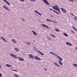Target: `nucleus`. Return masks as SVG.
I'll list each match as a JSON object with an SVG mask.
<instances>
[{
	"label": "nucleus",
	"mask_w": 77,
	"mask_h": 77,
	"mask_svg": "<svg viewBox=\"0 0 77 77\" xmlns=\"http://www.w3.org/2000/svg\"><path fill=\"white\" fill-rule=\"evenodd\" d=\"M50 53H51V54L52 55H54V56H55L56 57H57L59 59L58 62L59 63H60V65H63V63H62V62L61 61L63 60V59L62 58H61L58 55H57V54H54V53L53 52H50Z\"/></svg>",
	"instance_id": "obj_1"
},
{
	"label": "nucleus",
	"mask_w": 77,
	"mask_h": 77,
	"mask_svg": "<svg viewBox=\"0 0 77 77\" xmlns=\"http://www.w3.org/2000/svg\"><path fill=\"white\" fill-rule=\"evenodd\" d=\"M52 8L54 10H55V11H56L57 10V11H58L60 13H61L60 11V9H59V8L57 5H56L55 6H53Z\"/></svg>",
	"instance_id": "obj_2"
},
{
	"label": "nucleus",
	"mask_w": 77,
	"mask_h": 77,
	"mask_svg": "<svg viewBox=\"0 0 77 77\" xmlns=\"http://www.w3.org/2000/svg\"><path fill=\"white\" fill-rule=\"evenodd\" d=\"M29 57L32 59H35V56H33L32 54H29L28 55Z\"/></svg>",
	"instance_id": "obj_3"
},
{
	"label": "nucleus",
	"mask_w": 77,
	"mask_h": 77,
	"mask_svg": "<svg viewBox=\"0 0 77 77\" xmlns=\"http://www.w3.org/2000/svg\"><path fill=\"white\" fill-rule=\"evenodd\" d=\"M10 55L11 56V57H13L15 58V59H18V57H17V55H16L12 54H10Z\"/></svg>",
	"instance_id": "obj_4"
},
{
	"label": "nucleus",
	"mask_w": 77,
	"mask_h": 77,
	"mask_svg": "<svg viewBox=\"0 0 77 77\" xmlns=\"http://www.w3.org/2000/svg\"><path fill=\"white\" fill-rule=\"evenodd\" d=\"M43 2L46 4V5H50V3H49V2H48V1L47 0H43Z\"/></svg>",
	"instance_id": "obj_5"
},
{
	"label": "nucleus",
	"mask_w": 77,
	"mask_h": 77,
	"mask_svg": "<svg viewBox=\"0 0 77 77\" xmlns=\"http://www.w3.org/2000/svg\"><path fill=\"white\" fill-rule=\"evenodd\" d=\"M34 59L37 60H41V59L37 56H35Z\"/></svg>",
	"instance_id": "obj_6"
},
{
	"label": "nucleus",
	"mask_w": 77,
	"mask_h": 77,
	"mask_svg": "<svg viewBox=\"0 0 77 77\" xmlns=\"http://www.w3.org/2000/svg\"><path fill=\"white\" fill-rule=\"evenodd\" d=\"M3 2H5V3H6V4H7V5H8L9 6H10V5H11V4L9 3V2H8L7 0H3Z\"/></svg>",
	"instance_id": "obj_7"
},
{
	"label": "nucleus",
	"mask_w": 77,
	"mask_h": 77,
	"mask_svg": "<svg viewBox=\"0 0 77 77\" xmlns=\"http://www.w3.org/2000/svg\"><path fill=\"white\" fill-rule=\"evenodd\" d=\"M66 44L68 46H72V45L71 43H70L68 42H66Z\"/></svg>",
	"instance_id": "obj_8"
},
{
	"label": "nucleus",
	"mask_w": 77,
	"mask_h": 77,
	"mask_svg": "<svg viewBox=\"0 0 77 77\" xmlns=\"http://www.w3.org/2000/svg\"><path fill=\"white\" fill-rule=\"evenodd\" d=\"M3 7L4 8V9H6V10H7V11H10V10H9V8H8V7L5 5H4L3 6Z\"/></svg>",
	"instance_id": "obj_9"
},
{
	"label": "nucleus",
	"mask_w": 77,
	"mask_h": 77,
	"mask_svg": "<svg viewBox=\"0 0 77 77\" xmlns=\"http://www.w3.org/2000/svg\"><path fill=\"white\" fill-rule=\"evenodd\" d=\"M60 9L63 12H65V13L66 12V10L65 9H64L63 8H61Z\"/></svg>",
	"instance_id": "obj_10"
},
{
	"label": "nucleus",
	"mask_w": 77,
	"mask_h": 77,
	"mask_svg": "<svg viewBox=\"0 0 77 77\" xmlns=\"http://www.w3.org/2000/svg\"><path fill=\"white\" fill-rule=\"evenodd\" d=\"M42 26H43V27H46V28H47V29H49L50 28L48 26L44 24H42Z\"/></svg>",
	"instance_id": "obj_11"
},
{
	"label": "nucleus",
	"mask_w": 77,
	"mask_h": 77,
	"mask_svg": "<svg viewBox=\"0 0 77 77\" xmlns=\"http://www.w3.org/2000/svg\"><path fill=\"white\" fill-rule=\"evenodd\" d=\"M0 38L3 41H4L5 42H8V41L6 40V39H5V38L2 37H0Z\"/></svg>",
	"instance_id": "obj_12"
},
{
	"label": "nucleus",
	"mask_w": 77,
	"mask_h": 77,
	"mask_svg": "<svg viewBox=\"0 0 77 77\" xmlns=\"http://www.w3.org/2000/svg\"><path fill=\"white\" fill-rule=\"evenodd\" d=\"M54 64L55 65H56V66H58V67H60V65L57 64V62H54Z\"/></svg>",
	"instance_id": "obj_13"
},
{
	"label": "nucleus",
	"mask_w": 77,
	"mask_h": 77,
	"mask_svg": "<svg viewBox=\"0 0 77 77\" xmlns=\"http://www.w3.org/2000/svg\"><path fill=\"white\" fill-rule=\"evenodd\" d=\"M17 58L19 59L20 61H24V58H21L20 57H17Z\"/></svg>",
	"instance_id": "obj_14"
},
{
	"label": "nucleus",
	"mask_w": 77,
	"mask_h": 77,
	"mask_svg": "<svg viewBox=\"0 0 77 77\" xmlns=\"http://www.w3.org/2000/svg\"><path fill=\"white\" fill-rule=\"evenodd\" d=\"M72 27L74 30H75V31H77V28H76V27H75L74 26H72Z\"/></svg>",
	"instance_id": "obj_15"
},
{
	"label": "nucleus",
	"mask_w": 77,
	"mask_h": 77,
	"mask_svg": "<svg viewBox=\"0 0 77 77\" xmlns=\"http://www.w3.org/2000/svg\"><path fill=\"white\" fill-rule=\"evenodd\" d=\"M12 41L13 42L14 44H17V41H16V40L14 39H11Z\"/></svg>",
	"instance_id": "obj_16"
},
{
	"label": "nucleus",
	"mask_w": 77,
	"mask_h": 77,
	"mask_svg": "<svg viewBox=\"0 0 77 77\" xmlns=\"http://www.w3.org/2000/svg\"><path fill=\"white\" fill-rule=\"evenodd\" d=\"M38 51V52L39 53V54H40L42 56H44V54L42 53V52H41L39 51Z\"/></svg>",
	"instance_id": "obj_17"
},
{
	"label": "nucleus",
	"mask_w": 77,
	"mask_h": 77,
	"mask_svg": "<svg viewBox=\"0 0 77 77\" xmlns=\"http://www.w3.org/2000/svg\"><path fill=\"white\" fill-rule=\"evenodd\" d=\"M14 49L16 51H17V52H18V51H19V49L17 48H14Z\"/></svg>",
	"instance_id": "obj_18"
},
{
	"label": "nucleus",
	"mask_w": 77,
	"mask_h": 77,
	"mask_svg": "<svg viewBox=\"0 0 77 77\" xmlns=\"http://www.w3.org/2000/svg\"><path fill=\"white\" fill-rule=\"evenodd\" d=\"M47 38L48 39V40H49V41H52V39H51V37H49V36H47Z\"/></svg>",
	"instance_id": "obj_19"
},
{
	"label": "nucleus",
	"mask_w": 77,
	"mask_h": 77,
	"mask_svg": "<svg viewBox=\"0 0 77 77\" xmlns=\"http://www.w3.org/2000/svg\"><path fill=\"white\" fill-rule=\"evenodd\" d=\"M5 66H7V67H12V66L11 65H10L9 64H7L5 65Z\"/></svg>",
	"instance_id": "obj_20"
},
{
	"label": "nucleus",
	"mask_w": 77,
	"mask_h": 77,
	"mask_svg": "<svg viewBox=\"0 0 77 77\" xmlns=\"http://www.w3.org/2000/svg\"><path fill=\"white\" fill-rule=\"evenodd\" d=\"M26 44H27V45H31V43L30 42H25Z\"/></svg>",
	"instance_id": "obj_21"
},
{
	"label": "nucleus",
	"mask_w": 77,
	"mask_h": 77,
	"mask_svg": "<svg viewBox=\"0 0 77 77\" xmlns=\"http://www.w3.org/2000/svg\"><path fill=\"white\" fill-rule=\"evenodd\" d=\"M50 35L51 36H52L53 38H56V36L55 35H54L52 34H50Z\"/></svg>",
	"instance_id": "obj_22"
},
{
	"label": "nucleus",
	"mask_w": 77,
	"mask_h": 77,
	"mask_svg": "<svg viewBox=\"0 0 77 77\" xmlns=\"http://www.w3.org/2000/svg\"><path fill=\"white\" fill-rule=\"evenodd\" d=\"M32 32H33V34L34 35H37V33L35 32L34 31H32Z\"/></svg>",
	"instance_id": "obj_23"
},
{
	"label": "nucleus",
	"mask_w": 77,
	"mask_h": 77,
	"mask_svg": "<svg viewBox=\"0 0 77 77\" xmlns=\"http://www.w3.org/2000/svg\"><path fill=\"white\" fill-rule=\"evenodd\" d=\"M73 66H75V67H76L77 68V64H74L72 65Z\"/></svg>",
	"instance_id": "obj_24"
},
{
	"label": "nucleus",
	"mask_w": 77,
	"mask_h": 77,
	"mask_svg": "<svg viewBox=\"0 0 77 77\" xmlns=\"http://www.w3.org/2000/svg\"><path fill=\"white\" fill-rule=\"evenodd\" d=\"M53 11L55 12V13H56L57 14H60V13H58L57 12L54 11V10H53Z\"/></svg>",
	"instance_id": "obj_25"
},
{
	"label": "nucleus",
	"mask_w": 77,
	"mask_h": 77,
	"mask_svg": "<svg viewBox=\"0 0 77 77\" xmlns=\"http://www.w3.org/2000/svg\"><path fill=\"white\" fill-rule=\"evenodd\" d=\"M63 35L64 36H68V34H67L66 33H63Z\"/></svg>",
	"instance_id": "obj_26"
},
{
	"label": "nucleus",
	"mask_w": 77,
	"mask_h": 77,
	"mask_svg": "<svg viewBox=\"0 0 77 77\" xmlns=\"http://www.w3.org/2000/svg\"><path fill=\"white\" fill-rule=\"evenodd\" d=\"M46 21H50L51 23H52V21L50 19H47Z\"/></svg>",
	"instance_id": "obj_27"
},
{
	"label": "nucleus",
	"mask_w": 77,
	"mask_h": 77,
	"mask_svg": "<svg viewBox=\"0 0 77 77\" xmlns=\"http://www.w3.org/2000/svg\"><path fill=\"white\" fill-rule=\"evenodd\" d=\"M55 30H56V32H60V30H59V29H55Z\"/></svg>",
	"instance_id": "obj_28"
},
{
	"label": "nucleus",
	"mask_w": 77,
	"mask_h": 77,
	"mask_svg": "<svg viewBox=\"0 0 77 77\" xmlns=\"http://www.w3.org/2000/svg\"><path fill=\"white\" fill-rule=\"evenodd\" d=\"M52 21V22H53L54 23H56L57 24V22L56 21H55L53 20Z\"/></svg>",
	"instance_id": "obj_29"
},
{
	"label": "nucleus",
	"mask_w": 77,
	"mask_h": 77,
	"mask_svg": "<svg viewBox=\"0 0 77 77\" xmlns=\"http://www.w3.org/2000/svg\"><path fill=\"white\" fill-rule=\"evenodd\" d=\"M74 19L75 21H77V17H74Z\"/></svg>",
	"instance_id": "obj_30"
},
{
	"label": "nucleus",
	"mask_w": 77,
	"mask_h": 77,
	"mask_svg": "<svg viewBox=\"0 0 77 77\" xmlns=\"http://www.w3.org/2000/svg\"><path fill=\"white\" fill-rule=\"evenodd\" d=\"M14 76L16 77H20V76L18 75H14Z\"/></svg>",
	"instance_id": "obj_31"
},
{
	"label": "nucleus",
	"mask_w": 77,
	"mask_h": 77,
	"mask_svg": "<svg viewBox=\"0 0 77 77\" xmlns=\"http://www.w3.org/2000/svg\"><path fill=\"white\" fill-rule=\"evenodd\" d=\"M37 14H38L40 15H41V16L42 15V14H41L40 13H39L38 12V13Z\"/></svg>",
	"instance_id": "obj_32"
},
{
	"label": "nucleus",
	"mask_w": 77,
	"mask_h": 77,
	"mask_svg": "<svg viewBox=\"0 0 77 77\" xmlns=\"http://www.w3.org/2000/svg\"><path fill=\"white\" fill-rule=\"evenodd\" d=\"M12 71H15V72H17V70H14V69H13L12 70Z\"/></svg>",
	"instance_id": "obj_33"
},
{
	"label": "nucleus",
	"mask_w": 77,
	"mask_h": 77,
	"mask_svg": "<svg viewBox=\"0 0 77 77\" xmlns=\"http://www.w3.org/2000/svg\"><path fill=\"white\" fill-rule=\"evenodd\" d=\"M36 13H37V14H38V12L36 11H34Z\"/></svg>",
	"instance_id": "obj_34"
},
{
	"label": "nucleus",
	"mask_w": 77,
	"mask_h": 77,
	"mask_svg": "<svg viewBox=\"0 0 77 77\" xmlns=\"http://www.w3.org/2000/svg\"><path fill=\"white\" fill-rule=\"evenodd\" d=\"M20 1H21V2H24V0H19Z\"/></svg>",
	"instance_id": "obj_35"
},
{
	"label": "nucleus",
	"mask_w": 77,
	"mask_h": 77,
	"mask_svg": "<svg viewBox=\"0 0 77 77\" xmlns=\"http://www.w3.org/2000/svg\"><path fill=\"white\" fill-rule=\"evenodd\" d=\"M70 31H71V32H72L73 33H75L74 32V31H73L72 30H71Z\"/></svg>",
	"instance_id": "obj_36"
},
{
	"label": "nucleus",
	"mask_w": 77,
	"mask_h": 77,
	"mask_svg": "<svg viewBox=\"0 0 77 77\" xmlns=\"http://www.w3.org/2000/svg\"><path fill=\"white\" fill-rule=\"evenodd\" d=\"M44 69L45 71H47V68H44Z\"/></svg>",
	"instance_id": "obj_37"
},
{
	"label": "nucleus",
	"mask_w": 77,
	"mask_h": 77,
	"mask_svg": "<svg viewBox=\"0 0 77 77\" xmlns=\"http://www.w3.org/2000/svg\"><path fill=\"white\" fill-rule=\"evenodd\" d=\"M70 1L71 2H74V1H73V0H70Z\"/></svg>",
	"instance_id": "obj_38"
},
{
	"label": "nucleus",
	"mask_w": 77,
	"mask_h": 77,
	"mask_svg": "<svg viewBox=\"0 0 77 77\" xmlns=\"http://www.w3.org/2000/svg\"><path fill=\"white\" fill-rule=\"evenodd\" d=\"M50 11H54V10H53L51 8H50Z\"/></svg>",
	"instance_id": "obj_39"
},
{
	"label": "nucleus",
	"mask_w": 77,
	"mask_h": 77,
	"mask_svg": "<svg viewBox=\"0 0 77 77\" xmlns=\"http://www.w3.org/2000/svg\"><path fill=\"white\" fill-rule=\"evenodd\" d=\"M36 1V0H32V2H35Z\"/></svg>",
	"instance_id": "obj_40"
},
{
	"label": "nucleus",
	"mask_w": 77,
	"mask_h": 77,
	"mask_svg": "<svg viewBox=\"0 0 77 77\" xmlns=\"http://www.w3.org/2000/svg\"><path fill=\"white\" fill-rule=\"evenodd\" d=\"M0 68H2V66H1V65L0 64Z\"/></svg>",
	"instance_id": "obj_41"
},
{
	"label": "nucleus",
	"mask_w": 77,
	"mask_h": 77,
	"mask_svg": "<svg viewBox=\"0 0 77 77\" xmlns=\"http://www.w3.org/2000/svg\"><path fill=\"white\" fill-rule=\"evenodd\" d=\"M70 13L71 14V15H72V14H73L72 13Z\"/></svg>",
	"instance_id": "obj_42"
},
{
	"label": "nucleus",
	"mask_w": 77,
	"mask_h": 77,
	"mask_svg": "<svg viewBox=\"0 0 77 77\" xmlns=\"http://www.w3.org/2000/svg\"><path fill=\"white\" fill-rule=\"evenodd\" d=\"M22 20H23V21H24V19H23V18H22Z\"/></svg>",
	"instance_id": "obj_43"
},
{
	"label": "nucleus",
	"mask_w": 77,
	"mask_h": 77,
	"mask_svg": "<svg viewBox=\"0 0 77 77\" xmlns=\"http://www.w3.org/2000/svg\"><path fill=\"white\" fill-rule=\"evenodd\" d=\"M51 17H53V16L51 15Z\"/></svg>",
	"instance_id": "obj_44"
},
{
	"label": "nucleus",
	"mask_w": 77,
	"mask_h": 77,
	"mask_svg": "<svg viewBox=\"0 0 77 77\" xmlns=\"http://www.w3.org/2000/svg\"><path fill=\"white\" fill-rule=\"evenodd\" d=\"M72 15L73 16V17H74V16H75V15H74L73 14Z\"/></svg>",
	"instance_id": "obj_45"
},
{
	"label": "nucleus",
	"mask_w": 77,
	"mask_h": 77,
	"mask_svg": "<svg viewBox=\"0 0 77 77\" xmlns=\"http://www.w3.org/2000/svg\"><path fill=\"white\" fill-rule=\"evenodd\" d=\"M75 48L76 50H77V47H75Z\"/></svg>",
	"instance_id": "obj_46"
},
{
	"label": "nucleus",
	"mask_w": 77,
	"mask_h": 77,
	"mask_svg": "<svg viewBox=\"0 0 77 77\" xmlns=\"http://www.w3.org/2000/svg\"><path fill=\"white\" fill-rule=\"evenodd\" d=\"M30 1H32V0H30Z\"/></svg>",
	"instance_id": "obj_47"
},
{
	"label": "nucleus",
	"mask_w": 77,
	"mask_h": 77,
	"mask_svg": "<svg viewBox=\"0 0 77 77\" xmlns=\"http://www.w3.org/2000/svg\"><path fill=\"white\" fill-rule=\"evenodd\" d=\"M69 0V1H70V0Z\"/></svg>",
	"instance_id": "obj_48"
},
{
	"label": "nucleus",
	"mask_w": 77,
	"mask_h": 77,
	"mask_svg": "<svg viewBox=\"0 0 77 77\" xmlns=\"http://www.w3.org/2000/svg\"><path fill=\"white\" fill-rule=\"evenodd\" d=\"M35 36H37V35H36Z\"/></svg>",
	"instance_id": "obj_49"
},
{
	"label": "nucleus",
	"mask_w": 77,
	"mask_h": 77,
	"mask_svg": "<svg viewBox=\"0 0 77 77\" xmlns=\"http://www.w3.org/2000/svg\"><path fill=\"white\" fill-rule=\"evenodd\" d=\"M34 42H35L34 41Z\"/></svg>",
	"instance_id": "obj_50"
}]
</instances>
